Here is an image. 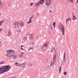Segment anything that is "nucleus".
Returning <instances> with one entry per match:
<instances>
[{"label": "nucleus", "mask_w": 78, "mask_h": 78, "mask_svg": "<svg viewBox=\"0 0 78 78\" xmlns=\"http://www.w3.org/2000/svg\"><path fill=\"white\" fill-rule=\"evenodd\" d=\"M7 53L6 54V56L8 57L11 58V56H13L12 57L13 59H17L18 57L15 54V52L13 50H7Z\"/></svg>", "instance_id": "obj_1"}, {"label": "nucleus", "mask_w": 78, "mask_h": 78, "mask_svg": "<svg viewBox=\"0 0 78 78\" xmlns=\"http://www.w3.org/2000/svg\"><path fill=\"white\" fill-rule=\"evenodd\" d=\"M11 68L10 66H5L0 68V74L9 71Z\"/></svg>", "instance_id": "obj_2"}, {"label": "nucleus", "mask_w": 78, "mask_h": 78, "mask_svg": "<svg viewBox=\"0 0 78 78\" xmlns=\"http://www.w3.org/2000/svg\"><path fill=\"white\" fill-rule=\"evenodd\" d=\"M13 25L15 26V28L16 29H19V26L20 25V23L18 22L15 21L14 22Z\"/></svg>", "instance_id": "obj_3"}, {"label": "nucleus", "mask_w": 78, "mask_h": 78, "mask_svg": "<svg viewBox=\"0 0 78 78\" xmlns=\"http://www.w3.org/2000/svg\"><path fill=\"white\" fill-rule=\"evenodd\" d=\"M48 42L44 43L41 47V49L43 50H47L48 48L47 46H48Z\"/></svg>", "instance_id": "obj_4"}, {"label": "nucleus", "mask_w": 78, "mask_h": 78, "mask_svg": "<svg viewBox=\"0 0 78 78\" xmlns=\"http://www.w3.org/2000/svg\"><path fill=\"white\" fill-rule=\"evenodd\" d=\"M26 64L27 62H25L19 64L18 66H19V67H22V68H23L24 67H25L26 66Z\"/></svg>", "instance_id": "obj_5"}, {"label": "nucleus", "mask_w": 78, "mask_h": 78, "mask_svg": "<svg viewBox=\"0 0 78 78\" xmlns=\"http://www.w3.org/2000/svg\"><path fill=\"white\" fill-rule=\"evenodd\" d=\"M66 53H64L63 58L62 61V63L66 64Z\"/></svg>", "instance_id": "obj_6"}, {"label": "nucleus", "mask_w": 78, "mask_h": 78, "mask_svg": "<svg viewBox=\"0 0 78 78\" xmlns=\"http://www.w3.org/2000/svg\"><path fill=\"white\" fill-rule=\"evenodd\" d=\"M45 4L47 6H50V4H51V2H50L49 1L47 0L45 1Z\"/></svg>", "instance_id": "obj_7"}, {"label": "nucleus", "mask_w": 78, "mask_h": 78, "mask_svg": "<svg viewBox=\"0 0 78 78\" xmlns=\"http://www.w3.org/2000/svg\"><path fill=\"white\" fill-rule=\"evenodd\" d=\"M5 3L4 2H2V0H0V7L1 8V7H3L4 5H5Z\"/></svg>", "instance_id": "obj_8"}, {"label": "nucleus", "mask_w": 78, "mask_h": 78, "mask_svg": "<svg viewBox=\"0 0 78 78\" xmlns=\"http://www.w3.org/2000/svg\"><path fill=\"white\" fill-rule=\"evenodd\" d=\"M59 28L61 30H65L64 26L63 25H61L59 26Z\"/></svg>", "instance_id": "obj_9"}, {"label": "nucleus", "mask_w": 78, "mask_h": 78, "mask_svg": "<svg viewBox=\"0 0 78 78\" xmlns=\"http://www.w3.org/2000/svg\"><path fill=\"white\" fill-rule=\"evenodd\" d=\"M59 28L61 30H65L64 26L63 25H61L59 26Z\"/></svg>", "instance_id": "obj_10"}, {"label": "nucleus", "mask_w": 78, "mask_h": 78, "mask_svg": "<svg viewBox=\"0 0 78 78\" xmlns=\"http://www.w3.org/2000/svg\"><path fill=\"white\" fill-rule=\"evenodd\" d=\"M12 35V31L11 30H9L8 33L7 34V36H11Z\"/></svg>", "instance_id": "obj_11"}, {"label": "nucleus", "mask_w": 78, "mask_h": 78, "mask_svg": "<svg viewBox=\"0 0 78 78\" xmlns=\"http://www.w3.org/2000/svg\"><path fill=\"white\" fill-rule=\"evenodd\" d=\"M44 0H41L39 2L40 5H42L44 3Z\"/></svg>", "instance_id": "obj_12"}, {"label": "nucleus", "mask_w": 78, "mask_h": 78, "mask_svg": "<svg viewBox=\"0 0 78 78\" xmlns=\"http://www.w3.org/2000/svg\"><path fill=\"white\" fill-rule=\"evenodd\" d=\"M5 22V20H1L0 22V26H2L3 25V23H4Z\"/></svg>", "instance_id": "obj_13"}, {"label": "nucleus", "mask_w": 78, "mask_h": 78, "mask_svg": "<svg viewBox=\"0 0 78 78\" xmlns=\"http://www.w3.org/2000/svg\"><path fill=\"white\" fill-rule=\"evenodd\" d=\"M61 32L63 36L65 35V29L61 30Z\"/></svg>", "instance_id": "obj_14"}, {"label": "nucleus", "mask_w": 78, "mask_h": 78, "mask_svg": "<svg viewBox=\"0 0 78 78\" xmlns=\"http://www.w3.org/2000/svg\"><path fill=\"white\" fill-rule=\"evenodd\" d=\"M16 30H17L16 32L18 33V34H20V33L21 32L20 30V28L19 27V28L18 29H16Z\"/></svg>", "instance_id": "obj_15"}, {"label": "nucleus", "mask_w": 78, "mask_h": 78, "mask_svg": "<svg viewBox=\"0 0 78 78\" xmlns=\"http://www.w3.org/2000/svg\"><path fill=\"white\" fill-rule=\"evenodd\" d=\"M32 66H33V64L31 63H29L27 64V66L29 67H31Z\"/></svg>", "instance_id": "obj_16"}, {"label": "nucleus", "mask_w": 78, "mask_h": 78, "mask_svg": "<svg viewBox=\"0 0 78 78\" xmlns=\"http://www.w3.org/2000/svg\"><path fill=\"white\" fill-rule=\"evenodd\" d=\"M67 2L68 3H73V0H67Z\"/></svg>", "instance_id": "obj_17"}, {"label": "nucleus", "mask_w": 78, "mask_h": 78, "mask_svg": "<svg viewBox=\"0 0 78 78\" xmlns=\"http://www.w3.org/2000/svg\"><path fill=\"white\" fill-rule=\"evenodd\" d=\"M73 20H76V19H77V18H76V16L73 15Z\"/></svg>", "instance_id": "obj_18"}, {"label": "nucleus", "mask_w": 78, "mask_h": 78, "mask_svg": "<svg viewBox=\"0 0 78 78\" xmlns=\"http://www.w3.org/2000/svg\"><path fill=\"white\" fill-rule=\"evenodd\" d=\"M40 3L38 2L35 4L36 6H39L40 5Z\"/></svg>", "instance_id": "obj_19"}, {"label": "nucleus", "mask_w": 78, "mask_h": 78, "mask_svg": "<svg viewBox=\"0 0 78 78\" xmlns=\"http://www.w3.org/2000/svg\"><path fill=\"white\" fill-rule=\"evenodd\" d=\"M54 63L53 62V61H52L51 62L50 64V66L51 67L52 66H53V65H54Z\"/></svg>", "instance_id": "obj_20"}, {"label": "nucleus", "mask_w": 78, "mask_h": 78, "mask_svg": "<svg viewBox=\"0 0 78 78\" xmlns=\"http://www.w3.org/2000/svg\"><path fill=\"white\" fill-rule=\"evenodd\" d=\"M29 37L30 39H33V36L31 34H30L29 35Z\"/></svg>", "instance_id": "obj_21"}, {"label": "nucleus", "mask_w": 78, "mask_h": 78, "mask_svg": "<svg viewBox=\"0 0 78 78\" xmlns=\"http://www.w3.org/2000/svg\"><path fill=\"white\" fill-rule=\"evenodd\" d=\"M52 50L53 51H56V48L55 47L52 48Z\"/></svg>", "instance_id": "obj_22"}, {"label": "nucleus", "mask_w": 78, "mask_h": 78, "mask_svg": "<svg viewBox=\"0 0 78 78\" xmlns=\"http://www.w3.org/2000/svg\"><path fill=\"white\" fill-rule=\"evenodd\" d=\"M20 25H21V27H23V25H24V24H23V23L21 22L20 23Z\"/></svg>", "instance_id": "obj_23"}, {"label": "nucleus", "mask_w": 78, "mask_h": 78, "mask_svg": "<svg viewBox=\"0 0 78 78\" xmlns=\"http://www.w3.org/2000/svg\"><path fill=\"white\" fill-rule=\"evenodd\" d=\"M14 65H15V66H18V67H19V63H18V62H16V63H15Z\"/></svg>", "instance_id": "obj_24"}, {"label": "nucleus", "mask_w": 78, "mask_h": 78, "mask_svg": "<svg viewBox=\"0 0 78 78\" xmlns=\"http://www.w3.org/2000/svg\"><path fill=\"white\" fill-rule=\"evenodd\" d=\"M56 55H54V57L53 58V59L56 60Z\"/></svg>", "instance_id": "obj_25"}, {"label": "nucleus", "mask_w": 78, "mask_h": 78, "mask_svg": "<svg viewBox=\"0 0 78 78\" xmlns=\"http://www.w3.org/2000/svg\"><path fill=\"white\" fill-rule=\"evenodd\" d=\"M5 62V61H1L0 62V65H1V64H4Z\"/></svg>", "instance_id": "obj_26"}, {"label": "nucleus", "mask_w": 78, "mask_h": 78, "mask_svg": "<svg viewBox=\"0 0 78 78\" xmlns=\"http://www.w3.org/2000/svg\"><path fill=\"white\" fill-rule=\"evenodd\" d=\"M61 66H60L59 68V73H61Z\"/></svg>", "instance_id": "obj_27"}, {"label": "nucleus", "mask_w": 78, "mask_h": 78, "mask_svg": "<svg viewBox=\"0 0 78 78\" xmlns=\"http://www.w3.org/2000/svg\"><path fill=\"white\" fill-rule=\"evenodd\" d=\"M22 47H23V45L21 46V50H23V48Z\"/></svg>", "instance_id": "obj_28"}, {"label": "nucleus", "mask_w": 78, "mask_h": 78, "mask_svg": "<svg viewBox=\"0 0 78 78\" xmlns=\"http://www.w3.org/2000/svg\"><path fill=\"white\" fill-rule=\"evenodd\" d=\"M27 23H31V20H30L29 22H27Z\"/></svg>", "instance_id": "obj_29"}, {"label": "nucleus", "mask_w": 78, "mask_h": 78, "mask_svg": "<svg viewBox=\"0 0 78 78\" xmlns=\"http://www.w3.org/2000/svg\"><path fill=\"white\" fill-rule=\"evenodd\" d=\"M55 24H56V22H54L53 23V26L54 27V28H55Z\"/></svg>", "instance_id": "obj_30"}, {"label": "nucleus", "mask_w": 78, "mask_h": 78, "mask_svg": "<svg viewBox=\"0 0 78 78\" xmlns=\"http://www.w3.org/2000/svg\"><path fill=\"white\" fill-rule=\"evenodd\" d=\"M30 44L31 45H34V42L33 41H31Z\"/></svg>", "instance_id": "obj_31"}, {"label": "nucleus", "mask_w": 78, "mask_h": 78, "mask_svg": "<svg viewBox=\"0 0 78 78\" xmlns=\"http://www.w3.org/2000/svg\"><path fill=\"white\" fill-rule=\"evenodd\" d=\"M27 37H25L24 38L23 40H24V41H27Z\"/></svg>", "instance_id": "obj_32"}, {"label": "nucleus", "mask_w": 78, "mask_h": 78, "mask_svg": "<svg viewBox=\"0 0 78 78\" xmlns=\"http://www.w3.org/2000/svg\"><path fill=\"white\" fill-rule=\"evenodd\" d=\"M33 48L31 47L28 50V51H29V50H33Z\"/></svg>", "instance_id": "obj_33"}, {"label": "nucleus", "mask_w": 78, "mask_h": 78, "mask_svg": "<svg viewBox=\"0 0 78 78\" xmlns=\"http://www.w3.org/2000/svg\"><path fill=\"white\" fill-rule=\"evenodd\" d=\"M55 64L56 63V60H54L53 62Z\"/></svg>", "instance_id": "obj_34"}, {"label": "nucleus", "mask_w": 78, "mask_h": 78, "mask_svg": "<svg viewBox=\"0 0 78 78\" xmlns=\"http://www.w3.org/2000/svg\"><path fill=\"white\" fill-rule=\"evenodd\" d=\"M64 75H67V72H64Z\"/></svg>", "instance_id": "obj_35"}, {"label": "nucleus", "mask_w": 78, "mask_h": 78, "mask_svg": "<svg viewBox=\"0 0 78 78\" xmlns=\"http://www.w3.org/2000/svg\"><path fill=\"white\" fill-rule=\"evenodd\" d=\"M33 2H32L30 4V6H33Z\"/></svg>", "instance_id": "obj_36"}, {"label": "nucleus", "mask_w": 78, "mask_h": 78, "mask_svg": "<svg viewBox=\"0 0 78 78\" xmlns=\"http://www.w3.org/2000/svg\"><path fill=\"white\" fill-rule=\"evenodd\" d=\"M2 30H3V28H0V33H1L0 32H1V31H2Z\"/></svg>", "instance_id": "obj_37"}, {"label": "nucleus", "mask_w": 78, "mask_h": 78, "mask_svg": "<svg viewBox=\"0 0 78 78\" xmlns=\"http://www.w3.org/2000/svg\"><path fill=\"white\" fill-rule=\"evenodd\" d=\"M32 19H33V16H32L30 18V19L31 20Z\"/></svg>", "instance_id": "obj_38"}, {"label": "nucleus", "mask_w": 78, "mask_h": 78, "mask_svg": "<svg viewBox=\"0 0 78 78\" xmlns=\"http://www.w3.org/2000/svg\"><path fill=\"white\" fill-rule=\"evenodd\" d=\"M69 20L67 19H66V23H67V22H68V21H69Z\"/></svg>", "instance_id": "obj_39"}, {"label": "nucleus", "mask_w": 78, "mask_h": 78, "mask_svg": "<svg viewBox=\"0 0 78 78\" xmlns=\"http://www.w3.org/2000/svg\"><path fill=\"white\" fill-rule=\"evenodd\" d=\"M50 26L51 27L50 29H51V30H53V27L52 26H51V25H50Z\"/></svg>", "instance_id": "obj_40"}, {"label": "nucleus", "mask_w": 78, "mask_h": 78, "mask_svg": "<svg viewBox=\"0 0 78 78\" xmlns=\"http://www.w3.org/2000/svg\"><path fill=\"white\" fill-rule=\"evenodd\" d=\"M19 56L20 57V58H22V57H23V56L22 55H19Z\"/></svg>", "instance_id": "obj_41"}, {"label": "nucleus", "mask_w": 78, "mask_h": 78, "mask_svg": "<svg viewBox=\"0 0 78 78\" xmlns=\"http://www.w3.org/2000/svg\"><path fill=\"white\" fill-rule=\"evenodd\" d=\"M73 10H76V8L75 7H73Z\"/></svg>", "instance_id": "obj_42"}, {"label": "nucleus", "mask_w": 78, "mask_h": 78, "mask_svg": "<svg viewBox=\"0 0 78 78\" xmlns=\"http://www.w3.org/2000/svg\"><path fill=\"white\" fill-rule=\"evenodd\" d=\"M68 19L69 20H71V18H69Z\"/></svg>", "instance_id": "obj_43"}, {"label": "nucleus", "mask_w": 78, "mask_h": 78, "mask_svg": "<svg viewBox=\"0 0 78 78\" xmlns=\"http://www.w3.org/2000/svg\"><path fill=\"white\" fill-rule=\"evenodd\" d=\"M2 41H0V45H2Z\"/></svg>", "instance_id": "obj_44"}, {"label": "nucleus", "mask_w": 78, "mask_h": 78, "mask_svg": "<svg viewBox=\"0 0 78 78\" xmlns=\"http://www.w3.org/2000/svg\"><path fill=\"white\" fill-rule=\"evenodd\" d=\"M39 39V37H36V39L37 40Z\"/></svg>", "instance_id": "obj_45"}, {"label": "nucleus", "mask_w": 78, "mask_h": 78, "mask_svg": "<svg viewBox=\"0 0 78 78\" xmlns=\"http://www.w3.org/2000/svg\"><path fill=\"white\" fill-rule=\"evenodd\" d=\"M52 51H53L52 49L51 51V52H52Z\"/></svg>", "instance_id": "obj_46"}, {"label": "nucleus", "mask_w": 78, "mask_h": 78, "mask_svg": "<svg viewBox=\"0 0 78 78\" xmlns=\"http://www.w3.org/2000/svg\"><path fill=\"white\" fill-rule=\"evenodd\" d=\"M12 78H16V77H15V76H14V77H13Z\"/></svg>", "instance_id": "obj_47"}, {"label": "nucleus", "mask_w": 78, "mask_h": 78, "mask_svg": "<svg viewBox=\"0 0 78 78\" xmlns=\"http://www.w3.org/2000/svg\"><path fill=\"white\" fill-rule=\"evenodd\" d=\"M39 13H37V16H38V15H39Z\"/></svg>", "instance_id": "obj_48"}, {"label": "nucleus", "mask_w": 78, "mask_h": 78, "mask_svg": "<svg viewBox=\"0 0 78 78\" xmlns=\"http://www.w3.org/2000/svg\"><path fill=\"white\" fill-rule=\"evenodd\" d=\"M50 12H51V10H49Z\"/></svg>", "instance_id": "obj_49"}, {"label": "nucleus", "mask_w": 78, "mask_h": 78, "mask_svg": "<svg viewBox=\"0 0 78 78\" xmlns=\"http://www.w3.org/2000/svg\"><path fill=\"white\" fill-rule=\"evenodd\" d=\"M23 53V54H25V53H23H23H21V54H22Z\"/></svg>", "instance_id": "obj_50"}, {"label": "nucleus", "mask_w": 78, "mask_h": 78, "mask_svg": "<svg viewBox=\"0 0 78 78\" xmlns=\"http://www.w3.org/2000/svg\"><path fill=\"white\" fill-rule=\"evenodd\" d=\"M78 2V0H77L76 3H77Z\"/></svg>", "instance_id": "obj_51"}, {"label": "nucleus", "mask_w": 78, "mask_h": 78, "mask_svg": "<svg viewBox=\"0 0 78 78\" xmlns=\"http://www.w3.org/2000/svg\"><path fill=\"white\" fill-rule=\"evenodd\" d=\"M1 47V45H0V48Z\"/></svg>", "instance_id": "obj_52"}, {"label": "nucleus", "mask_w": 78, "mask_h": 78, "mask_svg": "<svg viewBox=\"0 0 78 78\" xmlns=\"http://www.w3.org/2000/svg\"><path fill=\"white\" fill-rule=\"evenodd\" d=\"M0 16H1V13H0Z\"/></svg>", "instance_id": "obj_53"}]
</instances>
